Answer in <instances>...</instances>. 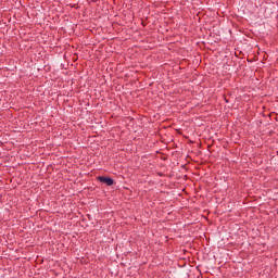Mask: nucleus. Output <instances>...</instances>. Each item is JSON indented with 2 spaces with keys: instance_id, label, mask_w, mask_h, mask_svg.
<instances>
[{
  "instance_id": "f257e3e1",
  "label": "nucleus",
  "mask_w": 278,
  "mask_h": 278,
  "mask_svg": "<svg viewBox=\"0 0 278 278\" xmlns=\"http://www.w3.org/2000/svg\"><path fill=\"white\" fill-rule=\"evenodd\" d=\"M98 181H101L102 184H105L106 186H114V179H112L110 177L100 176V177H98Z\"/></svg>"
}]
</instances>
